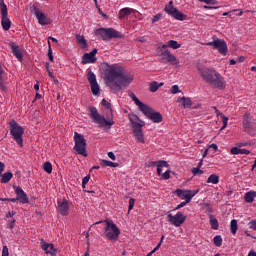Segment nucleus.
Listing matches in <instances>:
<instances>
[{"label": "nucleus", "instance_id": "1", "mask_svg": "<svg viewBox=\"0 0 256 256\" xmlns=\"http://www.w3.org/2000/svg\"><path fill=\"white\" fill-rule=\"evenodd\" d=\"M102 71L107 87H109L111 93H119L126 87H129L133 83L135 76L131 73H125L123 67L118 64H109L104 62L102 64Z\"/></svg>", "mask_w": 256, "mask_h": 256}, {"label": "nucleus", "instance_id": "2", "mask_svg": "<svg viewBox=\"0 0 256 256\" xmlns=\"http://www.w3.org/2000/svg\"><path fill=\"white\" fill-rule=\"evenodd\" d=\"M196 69L208 85H211L214 89H225V82H223L221 74L217 73L213 67L203 68V66L197 64Z\"/></svg>", "mask_w": 256, "mask_h": 256}, {"label": "nucleus", "instance_id": "3", "mask_svg": "<svg viewBox=\"0 0 256 256\" xmlns=\"http://www.w3.org/2000/svg\"><path fill=\"white\" fill-rule=\"evenodd\" d=\"M99 223H106L104 227V237H106V239L109 241H119L121 230L117 227V224L113 223V220L106 219L96 222L95 225H99Z\"/></svg>", "mask_w": 256, "mask_h": 256}, {"label": "nucleus", "instance_id": "4", "mask_svg": "<svg viewBox=\"0 0 256 256\" xmlns=\"http://www.w3.org/2000/svg\"><path fill=\"white\" fill-rule=\"evenodd\" d=\"M10 135L14 141H16L19 147H23V135L25 134V129L17 123L14 119L9 122Z\"/></svg>", "mask_w": 256, "mask_h": 256}, {"label": "nucleus", "instance_id": "5", "mask_svg": "<svg viewBox=\"0 0 256 256\" xmlns=\"http://www.w3.org/2000/svg\"><path fill=\"white\" fill-rule=\"evenodd\" d=\"M95 35L100 37L102 41H111V39H123L125 35L121 34L114 28H98L95 30Z\"/></svg>", "mask_w": 256, "mask_h": 256}, {"label": "nucleus", "instance_id": "6", "mask_svg": "<svg viewBox=\"0 0 256 256\" xmlns=\"http://www.w3.org/2000/svg\"><path fill=\"white\" fill-rule=\"evenodd\" d=\"M74 143L75 145L73 149L78 155H82V157H89V154L87 153V140L83 134L75 132Z\"/></svg>", "mask_w": 256, "mask_h": 256}, {"label": "nucleus", "instance_id": "7", "mask_svg": "<svg viewBox=\"0 0 256 256\" xmlns=\"http://www.w3.org/2000/svg\"><path fill=\"white\" fill-rule=\"evenodd\" d=\"M89 111L91 119H93L94 123H98L100 127H103V123H105L108 127L115 125V121L106 120L105 116L99 115V111H97L95 106H90Z\"/></svg>", "mask_w": 256, "mask_h": 256}, {"label": "nucleus", "instance_id": "8", "mask_svg": "<svg viewBox=\"0 0 256 256\" xmlns=\"http://www.w3.org/2000/svg\"><path fill=\"white\" fill-rule=\"evenodd\" d=\"M141 112L143 113V115H145V117L150 119L152 123H161L163 121V114L155 111L153 107L147 104L142 108Z\"/></svg>", "mask_w": 256, "mask_h": 256}, {"label": "nucleus", "instance_id": "9", "mask_svg": "<svg viewBox=\"0 0 256 256\" xmlns=\"http://www.w3.org/2000/svg\"><path fill=\"white\" fill-rule=\"evenodd\" d=\"M206 45H208V47H213V49H216L221 55H227V53H229L227 42L223 39L214 38L213 41L207 42Z\"/></svg>", "mask_w": 256, "mask_h": 256}, {"label": "nucleus", "instance_id": "10", "mask_svg": "<svg viewBox=\"0 0 256 256\" xmlns=\"http://www.w3.org/2000/svg\"><path fill=\"white\" fill-rule=\"evenodd\" d=\"M158 57H160V63H170V65H179V60H177V57L171 54L169 50H159Z\"/></svg>", "mask_w": 256, "mask_h": 256}, {"label": "nucleus", "instance_id": "11", "mask_svg": "<svg viewBox=\"0 0 256 256\" xmlns=\"http://www.w3.org/2000/svg\"><path fill=\"white\" fill-rule=\"evenodd\" d=\"M13 189H15L16 198H9V202L11 203H22V205H25L29 203V197H27V193L21 188L20 186H13Z\"/></svg>", "mask_w": 256, "mask_h": 256}, {"label": "nucleus", "instance_id": "12", "mask_svg": "<svg viewBox=\"0 0 256 256\" xmlns=\"http://www.w3.org/2000/svg\"><path fill=\"white\" fill-rule=\"evenodd\" d=\"M30 11L31 13H34V15H36L39 25H51V23H53V21L50 20V18L47 17L45 13L41 12V10L37 8V6H30Z\"/></svg>", "mask_w": 256, "mask_h": 256}, {"label": "nucleus", "instance_id": "13", "mask_svg": "<svg viewBox=\"0 0 256 256\" xmlns=\"http://www.w3.org/2000/svg\"><path fill=\"white\" fill-rule=\"evenodd\" d=\"M143 127H145V121L138 120V124H135L133 135L138 143H145V136L143 135Z\"/></svg>", "mask_w": 256, "mask_h": 256}, {"label": "nucleus", "instance_id": "14", "mask_svg": "<svg viewBox=\"0 0 256 256\" xmlns=\"http://www.w3.org/2000/svg\"><path fill=\"white\" fill-rule=\"evenodd\" d=\"M167 219L171 225H174L175 227H181V225L185 223L187 216H185L183 212L179 211L174 216L172 214H168Z\"/></svg>", "mask_w": 256, "mask_h": 256}, {"label": "nucleus", "instance_id": "15", "mask_svg": "<svg viewBox=\"0 0 256 256\" xmlns=\"http://www.w3.org/2000/svg\"><path fill=\"white\" fill-rule=\"evenodd\" d=\"M243 127L246 133H249V135L253 134V122H251V114L249 112L244 114Z\"/></svg>", "mask_w": 256, "mask_h": 256}, {"label": "nucleus", "instance_id": "16", "mask_svg": "<svg viewBox=\"0 0 256 256\" xmlns=\"http://www.w3.org/2000/svg\"><path fill=\"white\" fill-rule=\"evenodd\" d=\"M58 212L63 217L69 215V201L66 198L58 200Z\"/></svg>", "mask_w": 256, "mask_h": 256}, {"label": "nucleus", "instance_id": "17", "mask_svg": "<svg viewBox=\"0 0 256 256\" xmlns=\"http://www.w3.org/2000/svg\"><path fill=\"white\" fill-rule=\"evenodd\" d=\"M10 48L16 59H18V61H23V52L21 51V48H19V46L15 44V42L10 43Z\"/></svg>", "mask_w": 256, "mask_h": 256}, {"label": "nucleus", "instance_id": "18", "mask_svg": "<svg viewBox=\"0 0 256 256\" xmlns=\"http://www.w3.org/2000/svg\"><path fill=\"white\" fill-rule=\"evenodd\" d=\"M42 249L45 251V253L49 255H55L57 253V250L55 249V245L49 244L45 241H42Z\"/></svg>", "mask_w": 256, "mask_h": 256}, {"label": "nucleus", "instance_id": "19", "mask_svg": "<svg viewBox=\"0 0 256 256\" xmlns=\"http://www.w3.org/2000/svg\"><path fill=\"white\" fill-rule=\"evenodd\" d=\"M170 17H173L174 19H176L177 21H185L187 19V15L181 13L179 10L176 9H172V12H170Z\"/></svg>", "mask_w": 256, "mask_h": 256}, {"label": "nucleus", "instance_id": "20", "mask_svg": "<svg viewBox=\"0 0 256 256\" xmlns=\"http://www.w3.org/2000/svg\"><path fill=\"white\" fill-rule=\"evenodd\" d=\"M128 95H129V97H131L132 101H134L135 105H137V107H139L140 111H142L143 108L147 105V104L143 103L141 100H139V98H137V95H135V93L129 92Z\"/></svg>", "mask_w": 256, "mask_h": 256}, {"label": "nucleus", "instance_id": "21", "mask_svg": "<svg viewBox=\"0 0 256 256\" xmlns=\"http://www.w3.org/2000/svg\"><path fill=\"white\" fill-rule=\"evenodd\" d=\"M97 61V57L92 56L90 53H85L82 56V65H87V63H95Z\"/></svg>", "mask_w": 256, "mask_h": 256}, {"label": "nucleus", "instance_id": "22", "mask_svg": "<svg viewBox=\"0 0 256 256\" xmlns=\"http://www.w3.org/2000/svg\"><path fill=\"white\" fill-rule=\"evenodd\" d=\"M0 89L1 91H7V86H5V70L0 64Z\"/></svg>", "mask_w": 256, "mask_h": 256}, {"label": "nucleus", "instance_id": "23", "mask_svg": "<svg viewBox=\"0 0 256 256\" xmlns=\"http://www.w3.org/2000/svg\"><path fill=\"white\" fill-rule=\"evenodd\" d=\"M1 25L4 31H9L11 29V20L8 16H2Z\"/></svg>", "mask_w": 256, "mask_h": 256}, {"label": "nucleus", "instance_id": "24", "mask_svg": "<svg viewBox=\"0 0 256 256\" xmlns=\"http://www.w3.org/2000/svg\"><path fill=\"white\" fill-rule=\"evenodd\" d=\"M158 163L159 164L157 165V175L161 177L163 175L162 174L163 167L169 168V163H167V161L165 160H161Z\"/></svg>", "mask_w": 256, "mask_h": 256}, {"label": "nucleus", "instance_id": "25", "mask_svg": "<svg viewBox=\"0 0 256 256\" xmlns=\"http://www.w3.org/2000/svg\"><path fill=\"white\" fill-rule=\"evenodd\" d=\"M256 191L246 192L244 199L246 203H253L255 201Z\"/></svg>", "mask_w": 256, "mask_h": 256}, {"label": "nucleus", "instance_id": "26", "mask_svg": "<svg viewBox=\"0 0 256 256\" xmlns=\"http://www.w3.org/2000/svg\"><path fill=\"white\" fill-rule=\"evenodd\" d=\"M0 177H2L0 183H9L13 179V172H5Z\"/></svg>", "mask_w": 256, "mask_h": 256}, {"label": "nucleus", "instance_id": "27", "mask_svg": "<svg viewBox=\"0 0 256 256\" xmlns=\"http://www.w3.org/2000/svg\"><path fill=\"white\" fill-rule=\"evenodd\" d=\"M131 13H133V9L123 8L119 12V19H125V17H128V15H131Z\"/></svg>", "mask_w": 256, "mask_h": 256}, {"label": "nucleus", "instance_id": "28", "mask_svg": "<svg viewBox=\"0 0 256 256\" xmlns=\"http://www.w3.org/2000/svg\"><path fill=\"white\" fill-rule=\"evenodd\" d=\"M140 119L141 118H139V116L136 115V114H133L132 116L129 117V121L131 123V128H132V133H133V131L135 129V125H137L139 123Z\"/></svg>", "mask_w": 256, "mask_h": 256}, {"label": "nucleus", "instance_id": "29", "mask_svg": "<svg viewBox=\"0 0 256 256\" xmlns=\"http://www.w3.org/2000/svg\"><path fill=\"white\" fill-rule=\"evenodd\" d=\"M76 40L80 45H82V49H87V40L85 39V36L77 34Z\"/></svg>", "mask_w": 256, "mask_h": 256}, {"label": "nucleus", "instance_id": "30", "mask_svg": "<svg viewBox=\"0 0 256 256\" xmlns=\"http://www.w3.org/2000/svg\"><path fill=\"white\" fill-rule=\"evenodd\" d=\"M100 165H102V167H119V163L109 160H100Z\"/></svg>", "mask_w": 256, "mask_h": 256}, {"label": "nucleus", "instance_id": "31", "mask_svg": "<svg viewBox=\"0 0 256 256\" xmlns=\"http://www.w3.org/2000/svg\"><path fill=\"white\" fill-rule=\"evenodd\" d=\"M206 183H212V185H217L219 183V175L211 174L208 178Z\"/></svg>", "mask_w": 256, "mask_h": 256}, {"label": "nucleus", "instance_id": "32", "mask_svg": "<svg viewBox=\"0 0 256 256\" xmlns=\"http://www.w3.org/2000/svg\"><path fill=\"white\" fill-rule=\"evenodd\" d=\"M0 9H1L2 17L9 15V12L7 10V5L5 4V0H0Z\"/></svg>", "mask_w": 256, "mask_h": 256}, {"label": "nucleus", "instance_id": "33", "mask_svg": "<svg viewBox=\"0 0 256 256\" xmlns=\"http://www.w3.org/2000/svg\"><path fill=\"white\" fill-rule=\"evenodd\" d=\"M89 179H91V175L88 174L87 176H85L82 180V189L85 193H95V191H88L87 189H85V185H87L89 183Z\"/></svg>", "mask_w": 256, "mask_h": 256}, {"label": "nucleus", "instance_id": "34", "mask_svg": "<svg viewBox=\"0 0 256 256\" xmlns=\"http://www.w3.org/2000/svg\"><path fill=\"white\" fill-rule=\"evenodd\" d=\"M237 229H239V226L237 225V220L233 219L230 222V231L232 235H237Z\"/></svg>", "mask_w": 256, "mask_h": 256}, {"label": "nucleus", "instance_id": "35", "mask_svg": "<svg viewBox=\"0 0 256 256\" xmlns=\"http://www.w3.org/2000/svg\"><path fill=\"white\" fill-rule=\"evenodd\" d=\"M210 225L211 229H214L215 231L219 229V221L217 220V218H214L213 215H210Z\"/></svg>", "mask_w": 256, "mask_h": 256}, {"label": "nucleus", "instance_id": "36", "mask_svg": "<svg viewBox=\"0 0 256 256\" xmlns=\"http://www.w3.org/2000/svg\"><path fill=\"white\" fill-rule=\"evenodd\" d=\"M102 107H105L106 109L110 110V116H111V120H113V110L111 109V103L108 102L106 99H102L101 102Z\"/></svg>", "mask_w": 256, "mask_h": 256}, {"label": "nucleus", "instance_id": "37", "mask_svg": "<svg viewBox=\"0 0 256 256\" xmlns=\"http://www.w3.org/2000/svg\"><path fill=\"white\" fill-rule=\"evenodd\" d=\"M91 85V91L93 95H100L101 94V89L99 88V84L97 82H94Z\"/></svg>", "mask_w": 256, "mask_h": 256}, {"label": "nucleus", "instance_id": "38", "mask_svg": "<svg viewBox=\"0 0 256 256\" xmlns=\"http://www.w3.org/2000/svg\"><path fill=\"white\" fill-rule=\"evenodd\" d=\"M175 193L180 199H185V201H187V197L185 196L187 195L188 190L176 189Z\"/></svg>", "mask_w": 256, "mask_h": 256}, {"label": "nucleus", "instance_id": "39", "mask_svg": "<svg viewBox=\"0 0 256 256\" xmlns=\"http://www.w3.org/2000/svg\"><path fill=\"white\" fill-rule=\"evenodd\" d=\"M43 169L46 173L50 175V173H53V165L51 162L47 161L43 164Z\"/></svg>", "mask_w": 256, "mask_h": 256}, {"label": "nucleus", "instance_id": "40", "mask_svg": "<svg viewBox=\"0 0 256 256\" xmlns=\"http://www.w3.org/2000/svg\"><path fill=\"white\" fill-rule=\"evenodd\" d=\"M87 77L90 85L93 83H97V76H95V73H93V71H89Z\"/></svg>", "mask_w": 256, "mask_h": 256}, {"label": "nucleus", "instance_id": "41", "mask_svg": "<svg viewBox=\"0 0 256 256\" xmlns=\"http://www.w3.org/2000/svg\"><path fill=\"white\" fill-rule=\"evenodd\" d=\"M213 243L216 247H221L223 245V238L221 235H217L213 238Z\"/></svg>", "mask_w": 256, "mask_h": 256}, {"label": "nucleus", "instance_id": "42", "mask_svg": "<svg viewBox=\"0 0 256 256\" xmlns=\"http://www.w3.org/2000/svg\"><path fill=\"white\" fill-rule=\"evenodd\" d=\"M219 116L222 119L223 126L221 127L220 131L227 128V122L229 121V117L225 116L223 113H219Z\"/></svg>", "mask_w": 256, "mask_h": 256}, {"label": "nucleus", "instance_id": "43", "mask_svg": "<svg viewBox=\"0 0 256 256\" xmlns=\"http://www.w3.org/2000/svg\"><path fill=\"white\" fill-rule=\"evenodd\" d=\"M191 105H193V101H191V98L186 97L184 99V102L182 103L183 108L184 109H189V108H191Z\"/></svg>", "mask_w": 256, "mask_h": 256}, {"label": "nucleus", "instance_id": "44", "mask_svg": "<svg viewBox=\"0 0 256 256\" xmlns=\"http://www.w3.org/2000/svg\"><path fill=\"white\" fill-rule=\"evenodd\" d=\"M168 46L171 49H179L181 47V44H179V42L175 41V40H169L168 41Z\"/></svg>", "mask_w": 256, "mask_h": 256}, {"label": "nucleus", "instance_id": "45", "mask_svg": "<svg viewBox=\"0 0 256 256\" xmlns=\"http://www.w3.org/2000/svg\"><path fill=\"white\" fill-rule=\"evenodd\" d=\"M199 193V189L197 190H188L187 195L185 196L186 199H190V201Z\"/></svg>", "mask_w": 256, "mask_h": 256}, {"label": "nucleus", "instance_id": "46", "mask_svg": "<svg viewBox=\"0 0 256 256\" xmlns=\"http://www.w3.org/2000/svg\"><path fill=\"white\" fill-rule=\"evenodd\" d=\"M48 59L53 63L55 58L53 57V49L51 48V42L48 41Z\"/></svg>", "mask_w": 256, "mask_h": 256}, {"label": "nucleus", "instance_id": "47", "mask_svg": "<svg viewBox=\"0 0 256 256\" xmlns=\"http://www.w3.org/2000/svg\"><path fill=\"white\" fill-rule=\"evenodd\" d=\"M173 9H177L175 7H173V1H170L168 3V5L165 6L164 10L166 11V13L169 15L171 14V12H173Z\"/></svg>", "mask_w": 256, "mask_h": 256}, {"label": "nucleus", "instance_id": "48", "mask_svg": "<svg viewBox=\"0 0 256 256\" xmlns=\"http://www.w3.org/2000/svg\"><path fill=\"white\" fill-rule=\"evenodd\" d=\"M159 89V83H157V81H153L150 84V91L151 93H156V91H158Z\"/></svg>", "mask_w": 256, "mask_h": 256}, {"label": "nucleus", "instance_id": "49", "mask_svg": "<svg viewBox=\"0 0 256 256\" xmlns=\"http://www.w3.org/2000/svg\"><path fill=\"white\" fill-rule=\"evenodd\" d=\"M189 203H191L190 198H186V200L184 202L180 203L179 205H177V207L174 210L178 211V209L185 207V205H187Z\"/></svg>", "mask_w": 256, "mask_h": 256}, {"label": "nucleus", "instance_id": "50", "mask_svg": "<svg viewBox=\"0 0 256 256\" xmlns=\"http://www.w3.org/2000/svg\"><path fill=\"white\" fill-rule=\"evenodd\" d=\"M170 93H172V95H177V93H181V90L179 89V85H173L171 87Z\"/></svg>", "mask_w": 256, "mask_h": 256}, {"label": "nucleus", "instance_id": "51", "mask_svg": "<svg viewBox=\"0 0 256 256\" xmlns=\"http://www.w3.org/2000/svg\"><path fill=\"white\" fill-rule=\"evenodd\" d=\"M161 17H163V14L159 13L152 17L151 23H157L161 20Z\"/></svg>", "mask_w": 256, "mask_h": 256}, {"label": "nucleus", "instance_id": "52", "mask_svg": "<svg viewBox=\"0 0 256 256\" xmlns=\"http://www.w3.org/2000/svg\"><path fill=\"white\" fill-rule=\"evenodd\" d=\"M192 173H193V175H203V170H201V168H197V167H194L193 169H192Z\"/></svg>", "mask_w": 256, "mask_h": 256}, {"label": "nucleus", "instance_id": "53", "mask_svg": "<svg viewBox=\"0 0 256 256\" xmlns=\"http://www.w3.org/2000/svg\"><path fill=\"white\" fill-rule=\"evenodd\" d=\"M15 219H11L8 221V225H7V229H10V231H12V229L15 228Z\"/></svg>", "mask_w": 256, "mask_h": 256}, {"label": "nucleus", "instance_id": "54", "mask_svg": "<svg viewBox=\"0 0 256 256\" xmlns=\"http://www.w3.org/2000/svg\"><path fill=\"white\" fill-rule=\"evenodd\" d=\"M133 207H135V198H130L129 206H128V211L133 210Z\"/></svg>", "mask_w": 256, "mask_h": 256}, {"label": "nucleus", "instance_id": "55", "mask_svg": "<svg viewBox=\"0 0 256 256\" xmlns=\"http://www.w3.org/2000/svg\"><path fill=\"white\" fill-rule=\"evenodd\" d=\"M241 148L238 147H232L231 148V154L232 155H240Z\"/></svg>", "mask_w": 256, "mask_h": 256}, {"label": "nucleus", "instance_id": "56", "mask_svg": "<svg viewBox=\"0 0 256 256\" xmlns=\"http://www.w3.org/2000/svg\"><path fill=\"white\" fill-rule=\"evenodd\" d=\"M249 229H253V231H256V220H252L248 223Z\"/></svg>", "mask_w": 256, "mask_h": 256}, {"label": "nucleus", "instance_id": "57", "mask_svg": "<svg viewBox=\"0 0 256 256\" xmlns=\"http://www.w3.org/2000/svg\"><path fill=\"white\" fill-rule=\"evenodd\" d=\"M163 179L167 181V179H171V170H167L165 174H162Z\"/></svg>", "mask_w": 256, "mask_h": 256}, {"label": "nucleus", "instance_id": "58", "mask_svg": "<svg viewBox=\"0 0 256 256\" xmlns=\"http://www.w3.org/2000/svg\"><path fill=\"white\" fill-rule=\"evenodd\" d=\"M2 256H9V248L7 247V245L3 246Z\"/></svg>", "mask_w": 256, "mask_h": 256}, {"label": "nucleus", "instance_id": "59", "mask_svg": "<svg viewBox=\"0 0 256 256\" xmlns=\"http://www.w3.org/2000/svg\"><path fill=\"white\" fill-rule=\"evenodd\" d=\"M204 207L207 213H213V209L211 208V206H209V203H205Z\"/></svg>", "mask_w": 256, "mask_h": 256}, {"label": "nucleus", "instance_id": "60", "mask_svg": "<svg viewBox=\"0 0 256 256\" xmlns=\"http://www.w3.org/2000/svg\"><path fill=\"white\" fill-rule=\"evenodd\" d=\"M98 13L99 15L104 17V19H109V16L106 13H104L103 10H101V8H98Z\"/></svg>", "mask_w": 256, "mask_h": 256}, {"label": "nucleus", "instance_id": "61", "mask_svg": "<svg viewBox=\"0 0 256 256\" xmlns=\"http://www.w3.org/2000/svg\"><path fill=\"white\" fill-rule=\"evenodd\" d=\"M240 155H251V151L247 149H240Z\"/></svg>", "mask_w": 256, "mask_h": 256}, {"label": "nucleus", "instance_id": "62", "mask_svg": "<svg viewBox=\"0 0 256 256\" xmlns=\"http://www.w3.org/2000/svg\"><path fill=\"white\" fill-rule=\"evenodd\" d=\"M108 157L112 161H115V159H117V157L115 156V153H113V152H108Z\"/></svg>", "mask_w": 256, "mask_h": 256}, {"label": "nucleus", "instance_id": "63", "mask_svg": "<svg viewBox=\"0 0 256 256\" xmlns=\"http://www.w3.org/2000/svg\"><path fill=\"white\" fill-rule=\"evenodd\" d=\"M16 213L17 212H15V211H9V212H7V214H6V219H9V218H11V217H13L14 215H16Z\"/></svg>", "mask_w": 256, "mask_h": 256}, {"label": "nucleus", "instance_id": "64", "mask_svg": "<svg viewBox=\"0 0 256 256\" xmlns=\"http://www.w3.org/2000/svg\"><path fill=\"white\" fill-rule=\"evenodd\" d=\"M220 6H209V5H204V9H219Z\"/></svg>", "mask_w": 256, "mask_h": 256}]
</instances>
